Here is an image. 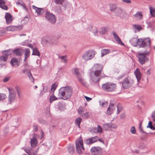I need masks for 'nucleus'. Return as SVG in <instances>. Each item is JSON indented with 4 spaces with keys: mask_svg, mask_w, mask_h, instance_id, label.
<instances>
[{
    "mask_svg": "<svg viewBox=\"0 0 155 155\" xmlns=\"http://www.w3.org/2000/svg\"><path fill=\"white\" fill-rule=\"evenodd\" d=\"M131 44L134 46H137L138 45L140 47L148 48L150 45V40L149 38L137 39L136 38H132L130 41Z\"/></svg>",
    "mask_w": 155,
    "mask_h": 155,
    "instance_id": "obj_1",
    "label": "nucleus"
},
{
    "mask_svg": "<svg viewBox=\"0 0 155 155\" xmlns=\"http://www.w3.org/2000/svg\"><path fill=\"white\" fill-rule=\"evenodd\" d=\"M72 88L69 86L62 87L59 90V94L63 96V97L61 98L64 100L70 98L72 95Z\"/></svg>",
    "mask_w": 155,
    "mask_h": 155,
    "instance_id": "obj_2",
    "label": "nucleus"
},
{
    "mask_svg": "<svg viewBox=\"0 0 155 155\" xmlns=\"http://www.w3.org/2000/svg\"><path fill=\"white\" fill-rule=\"evenodd\" d=\"M116 87L115 84L108 82L103 84L101 87L102 89L106 92L113 91Z\"/></svg>",
    "mask_w": 155,
    "mask_h": 155,
    "instance_id": "obj_3",
    "label": "nucleus"
},
{
    "mask_svg": "<svg viewBox=\"0 0 155 155\" xmlns=\"http://www.w3.org/2000/svg\"><path fill=\"white\" fill-rule=\"evenodd\" d=\"M133 84V81L129 76L124 79L122 82V86L124 89H127L131 87Z\"/></svg>",
    "mask_w": 155,
    "mask_h": 155,
    "instance_id": "obj_4",
    "label": "nucleus"
},
{
    "mask_svg": "<svg viewBox=\"0 0 155 155\" xmlns=\"http://www.w3.org/2000/svg\"><path fill=\"white\" fill-rule=\"evenodd\" d=\"M45 18L49 23L52 24L55 23L56 21V16L48 11L45 12Z\"/></svg>",
    "mask_w": 155,
    "mask_h": 155,
    "instance_id": "obj_5",
    "label": "nucleus"
},
{
    "mask_svg": "<svg viewBox=\"0 0 155 155\" xmlns=\"http://www.w3.org/2000/svg\"><path fill=\"white\" fill-rule=\"evenodd\" d=\"M150 54V52H144L143 53H138L139 57L138 58L140 63L141 64H143L148 60V58L146 56Z\"/></svg>",
    "mask_w": 155,
    "mask_h": 155,
    "instance_id": "obj_6",
    "label": "nucleus"
},
{
    "mask_svg": "<svg viewBox=\"0 0 155 155\" xmlns=\"http://www.w3.org/2000/svg\"><path fill=\"white\" fill-rule=\"evenodd\" d=\"M96 54V52L93 50L88 51L85 52L83 55V58L86 61H88L92 59Z\"/></svg>",
    "mask_w": 155,
    "mask_h": 155,
    "instance_id": "obj_7",
    "label": "nucleus"
},
{
    "mask_svg": "<svg viewBox=\"0 0 155 155\" xmlns=\"http://www.w3.org/2000/svg\"><path fill=\"white\" fill-rule=\"evenodd\" d=\"M9 95L8 96V101L9 104L15 101L16 97V93L15 91L13 89L8 88Z\"/></svg>",
    "mask_w": 155,
    "mask_h": 155,
    "instance_id": "obj_8",
    "label": "nucleus"
},
{
    "mask_svg": "<svg viewBox=\"0 0 155 155\" xmlns=\"http://www.w3.org/2000/svg\"><path fill=\"white\" fill-rule=\"evenodd\" d=\"M114 15L120 17L122 18H125L127 15L125 12L121 8L118 7L114 13Z\"/></svg>",
    "mask_w": 155,
    "mask_h": 155,
    "instance_id": "obj_9",
    "label": "nucleus"
},
{
    "mask_svg": "<svg viewBox=\"0 0 155 155\" xmlns=\"http://www.w3.org/2000/svg\"><path fill=\"white\" fill-rule=\"evenodd\" d=\"M91 151L93 155H101L102 153L103 150L100 147H94L91 149Z\"/></svg>",
    "mask_w": 155,
    "mask_h": 155,
    "instance_id": "obj_10",
    "label": "nucleus"
},
{
    "mask_svg": "<svg viewBox=\"0 0 155 155\" xmlns=\"http://www.w3.org/2000/svg\"><path fill=\"white\" fill-rule=\"evenodd\" d=\"M93 68L95 70L93 72V74H94L95 76L100 77V75L102 69V67L101 65L98 64H96L94 65Z\"/></svg>",
    "mask_w": 155,
    "mask_h": 155,
    "instance_id": "obj_11",
    "label": "nucleus"
},
{
    "mask_svg": "<svg viewBox=\"0 0 155 155\" xmlns=\"http://www.w3.org/2000/svg\"><path fill=\"white\" fill-rule=\"evenodd\" d=\"M76 147L77 150L79 153L82 152L81 149L84 150V148L83 145V142L82 140L76 141Z\"/></svg>",
    "mask_w": 155,
    "mask_h": 155,
    "instance_id": "obj_12",
    "label": "nucleus"
},
{
    "mask_svg": "<svg viewBox=\"0 0 155 155\" xmlns=\"http://www.w3.org/2000/svg\"><path fill=\"white\" fill-rule=\"evenodd\" d=\"M117 127V126L116 124L111 122L105 123L103 125V128L106 130H108L109 128L115 129Z\"/></svg>",
    "mask_w": 155,
    "mask_h": 155,
    "instance_id": "obj_13",
    "label": "nucleus"
},
{
    "mask_svg": "<svg viewBox=\"0 0 155 155\" xmlns=\"http://www.w3.org/2000/svg\"><path fill=\"white\" fill-rule=\"evenodd\" d=\"M22 28V25L9 26L6 27V29L8 31H15L21 30Z\"/></svg>",
    "mask_w": 155,
    "mask_h": 155,
    "instance_id": "obj_14",
    "label": "nucleus"
},
{
    "mask_svg": "<svg viewBox=\"0 0 155 155\" xmlns=\"http://www.w3.org/2000/svg\"><path fill=\"white\" fill-rule=\"evenodd\" d=\"M98 137L95 136L84 140V143L87 144H91L97 141Z\"/></svg>",
    "mask_w": 155,
    "mask_h": 155,
    "instance_id": "obj_15",
    "label": "nucleus"
},
{
    "mask_svg": "<svg viewBox=\"0 0 155 155\" xmlns=\"http://www.w3.org/2000/svg\"><path fill=\"white\" fill-rule=\"evenodd\" d=\"M5 18L6 21V23L8 24H11L12 21V18L11 14L8 12L5 13Z\"/></svg>",
    "mask_w": 155,
    "mask_h": 155,
    "instance_id": "obj_16",
    "label": "nucleus"
},
{
    "mask_svg": "<svg viewBox=\"0 0 155 155\" xmlns=\"http://www.w3.org/2000/svg\"><path fill=\"white\" fill-rule=\"evenodd\" d=\"M36 135L34 134L33 137L31 139L30 143L31 147H35L38 143V140L35 137Z\"/></svg>",
    "mask_w": 155,
    "mask_h": 155,
    "instance_id": "obj_17",
    "label": "nucleus"
},
{
    "mask_svg": "<svg viewBox=\"0 0 155 155\" xmlns=\"http://www.w3.org/2000/svg\"><path fill=\"white\" fill-rule=\"evenodd\" d=\"M33 8L35 10V12L37 13L38 15H41L44 12V10L43 8H38L35 5L32 6Z\"/></svg>",
    "mask_w": 155,
    "mask_h": 155,
    "instance_id": "obj_18",
    "label": "nucleus"
},
{
    "mask_svg": "<svg viewBox=\"0 0 155 155\" xmlns=\"http://www.w3.org/2000/svg\"><path fill=\"white\" fill-rule=\"evenodd\" d=\"M114 105V104H110L107 110V113L108 115H110L113 113V111L115 109Z\"/></svg>",
    "mask_w": 155,
    "mask_h": 155,
    "instance_id": "obj_19",
    "label": "nucleus"
},
{
    "mask_svg": "<svg viewBox=\"0 0 155 155\" xmlns=\"http://www.w3.org/2000/svg\"><path fill=\"white\" fill-rule=\"evenodd\" d=\"M134 17L137 20H140L143 18L142 12L140 11H138L134 15Z\"/></svg>",
    "mask_w": 155,
    "mask_h": 155,
    "instance_id": "obj_20",
    "label": "nucleus"
},
{
    "mask_svg": "<svg viewBox=\"0 0 155 155\" xmlns=\"http://www.w3.org/2000/svg\"><path fill=\"white\" fill-rule=\"evenodd\" d=\"M134 73L137 79V81L139 82L141 78V76L140 70L138 68H137L136 70L134 72Z\"/></svg>",
    "mask_w": 155,
    "mask_h": 155,
    "instance_id": "obj_21",
    "label": "nucleus"
},
{
    "mask_svg": "<svg viewBox=\"0 0 155 155\" xmlns=\"http://www.w3.org/2000/svg\"><path fill=\"white\" fill-rule=\"evenodd\" d=\"M93 74V72H91L90 73L91 79L94 82H97L100 80V77L96 76L94 75L93 76H92L91 74Z\"/></svg>",
    "mask_w": 155,
    "mask_h": 155,
    "instance_id": "obj_22",
    "label": "nucleus"
},
{
    "mask_svg": "<svg viewBox=\"0 0 155 155\" xmlns=\"http://www.w3.org/2000/svg\"><path fill=\"white\" fill-rule=\"evenodd\" d=\"M67 149L68 152L71 154L74 153V146L71 144H69L67 146Z\"/></svg>",
    "mask_w": 155,
    "mask_h": 155,
    "instance_id": "obj_23",
    "label": "nucleus"
},
{
    "mask_svg": "<svg viewBox=\"0 0 155 155\" xmlns=\"http://www.w3.org/2000/svg\"><path fill=\"white\" fill-rule=\"evenodd\" d=\"M113 35L114 38L118 42V43L120 45H124L123 43L120 40V38L117 35V34L114 32H113Z\"/></svg>",
    "mask_w": 155,
    "mask_h": 155,
    "instance_id": "obj_24",
    "label": "nucleus"
},
{
    "mask_svg": "<svg viewBox=\"0 0 155 155\" xmlns=\"http://www.w3.org/2000/svg\"><path fill=\"white\" fill-rule=\"evenodd\" d=\"M22 50L20 48H17L13 51V53L16 55L19 56L22 55Z\"/></svg>",
    "mask_w": 155,
    "mask_h": 155,
    "instance_id": "obj_25",
    "label": "nucleus"
},
{
    "mask_svg": "<svg viewBox=\"0 0 155 155\" xmlns=\"http://www.w3.org/2000/svg\"><path fill=\"white\" fill-rule=\"evenodd\" d=\"M117 8V5L115 4H110V10L112 12L114 13Z\"/></svg>",
    "mask_w": 155,
    "mask_h": 155,
    "instance_id": "obj_26",
    "label": "nucleus"
},
{
    "mask_svg": "<svg viewBox=\"0 0 155 155\" xmlns=\"http://www.w3.org/2000/svg\"><path fill=\"white\" fill-rule=\"evenodd\" d=\"M110 51L108 49H103L101 50V57H103L104 56L108 54Z\"/></svg>",
    "mask_w": 155,
    "mask_h": 155,
    "instance_id": "obj_27",
    "label": "nucleus"
},
{
    "mask_svg": "<svg viewBox=\"0 0 155 155\" xmlns=\"http://www.w3.org/2000/svg\"><path fill=\"white\" fill-rule=\"evenodd\" d=\"M18 60L16 58H12L10 61V63L13 66L18 64Z\"/></svg>",
    "mask_w": 155,
    "mask_h": 155,
    "instance_id": "obj_28",
    "label": "nucleus"
},
{
    "mask_svg": "<svg viewBox=\"0 0 155 155\" xmlns=\"http://www.w3.org/2000/svg\"><path fill=\"white\" fill-rule=\"evenodd\" d=\"M32 50L33 53L32 54V55H37L39 56H40V52L38 50L37 48H35Z\"/></svg>",
    "mask_w": 155,
    "mask_h": 155,
    "instance_id": "obj_29",
    "label": "nucleus"
},
{
    "mask_svg": "<svg viewBox=\"0 0 155 155\" xmlns=\"http://www.w3.org/2000/svg\"><path fill=\"white\" fill-rule=\"evenodd\" d=\"M58 98L54 96V93H52V94L50 97V102L51 103L53 101L57 100Z\"/></svg>",
    "mask_w": 155,
    "mask_h": 155,
    "instance_id": "obj_30",
    "label": "nucleus"
},
{
    "mask_svg": "<svg viewBox=\"0 0 155 155\" xmlns=\"http://www.w3.org/2000/svg\"><path fill=\"white\" fill-rule=\"evenodd\" d=\"M25 57L28 58L30 56V50L28 48H26L24 50Z\"/></svg>",
    "mask_w": 155,
    "mask_h": 155,
    "instance_id": "obj_31",
    "label": "nucleus"
},
{
    "mask_svg": "<svg viewBox=\"0 0 155 155\" xmlns=\"http://www.w3.org/2000/svg\"><path fill=\"white\" fill-rule=\"evenodd\" d=\"M133 28L134 30H137L138 31H139L142 29L141 26L138 25H133Z\"/></svg>",
    "mask_w": 155,
    "mask_h": 155,
    "instance_id": "obj_32",
    "label": "nucleus"
},
{
    "mask_svg": "<svg viewBox=\"0 0 155 155\" xmlns=\"http://www.w3.org/2000/svg\"><path fill=\"white\" fill-rule=\"evenodd\" d=\"M67 57V56L66 55H65L63 56L59 57V58L61 59V62L66 64L67 61V59L66 58Z\"/></svg>",
    "mask_w": 155,
    "mask_h": 155,
    "instance_id": "obj_33",
    "label": "nucleus"
},
{
    "mask_svg": "<svg viewBox=\"0 0 155 155\" xmlns=\"http://www.w3.org/2000/svg\"><path fill=\"white\" fill-rule=\"evenodd\" d=\"M7 97V96L5 94L0 93V101H3Z\"/></svg>",
    "mask_w": 155,
    "mask_h": 155,
    "instance_id": "obj_34",
    "label": "nucleus"
},
{
    "mask_svg": "<svg viewBox=\"0 0 155 155\" xmlns=\"http://www.w3.org/2000/svg\"><path fill=\"white\" fill-rule=\"evenodd\" d=\"M81 120L82 119L81 118H78L76 119L75 121V123L78 125L79 128H80V124Z\"/></svg>",
    "mask_w": 155,
    "mask_h": 155,
    "instance_id": "obj_35",
    "label": "nucleus"
},
{
    "mask_svg": "<svg viewBox=\"0 0 155 155\" xmlns=\"http://www.w3.org/2000/svg\"><path fill=\"white\" fill-rule=\"evenodd\" d=\"M24 150L25 152L28 154V155H32V152L31 151L32 149H24Z\"/></svg>",
    "mask_w": 155,
    "mask_h": 155,
    "instance_id": "obj_36",
    "label": "nucleus"
},
{
    "mask_svg": "<svg viewBox=\"0 0 155 155\" xmlns=\"http://www.w3.org/2000/svg\"><path fill=\"white\" fill-rule=\"evenodd\" d=\"M78 81L83 85H85V82L84 79L81 78V76L77 78Z\"/></svg>",
    "mask_w": 155,
    "mask_h": 155,
    "instance_id": "obj_37",
    "label": "nucleus"
},
{
    "mask_svg": "<svg viewBox=\"0 0 155 155\" xmlns=\"http://www.w3.org/2000/svg\"><path fill=\"white\" fill-rule=\"evenodd\" d=\"M147 128H150V129L153 130H155V127L152 125V123L151 121H149L148 125L147 127Z\"/></svg>",
    "mask_w": 155,
    "mask_h": 155,
    "instance_id": "obj_38",
    "label": "nucleus"
},
{
    "mask_svg": "<svg viewBox=\"0 0 155 155\" xmlns=\"http://www.w3.org/2000/svg\"><path fill=\"white\" fill-rule=\"evenodd\" d=\"M150 13L152 17L155 16V9L150 7Z\"/></svg>",
    "mask_w": 155,
    "mask_h": 155,
    "instance_id": "obj_39",
    "label": "nucleus"
},
{
    "mask_svg": "<svg viewBox=\"0 0 155 155\" xmlns=\"http://www.w3.org/2000/svg\"><path fill=\"white\" fill-rule=\"evenodd\" d=\"M22 71L23 73L26 74L28 76L31 74L30 71L29 70L26 69H24Z\"/></svg>",
    "mask_w": 155,
    "mask_h": 155,
    "instance_id": "obj_40",
    "label": "nucleus"
},
{
    "mask_svg": "<svg viewBox=\"0 0 155 155\" xmlns=\"http://www.w3.org/2000/svg\"><path fill=\"white\" fill-rule=\"evenodd\" d=\"M107 31V29L105 28H103L101 29L99 32L101 34L103 35Z\"/></svg>",
    "mask_w": 155,
    "mask_h": 155,
    "instance_id": "obj_41",
    "label": "nucleus"
},
{
    "mask_svg": "<svg viewBox=\"0 0 155 155\" xmlns=\"http://www.w3.org/2000/svg\"><path fill=\"white\" fill-rule=\"evenodd\" d=\"M74 74L77 75V77L81 76V74L78 71L77 68H74Z\"/></svg>",
    "mask_w": 155,
    "mask_h": 155,
    "instance_id": "obj_42",
    "label": "nucleus"
},
{
    "mask_svg": "<svg viewBox=\"0 0 155 155\" xmlns=\"http://www.w3.org/2000/svg\"><path fill=\"white\" fill-rule=\"evenodd\" d=\"M57 86L54 84H53L52 85L51 89V93H54V92L56 89Z\"/></svg>",
    "mask_w": 155,
    "mask_h": 155,
    "instance_id": "obj_43",
    "label": "nucleus"
},
{
    "mask_svg": "<svg viewBox=\"0 0 155 155\" xmlns=\"http://www.w3.org/2000/svg\"><path fill=\"white\" fill-rule=\"evenodd\" d=\"M38 120L39 122L41 124H47L46 121L45 120L41 118H39Z\"/></svg>",
    "mask_w": 155,
    "mask_h": 155,
    "instance_id": "obj_44",
    "label": "nucleus"
},
{
    "mask_svg": "<svg viewBox=\"0 0 155 155\" xmlns=\"http://www.w3.org/2000/svg\"><path fill=\"white\" fill-rule=\"evenodd\" d=\"M97 133L101 134L102 131V127L99 125H97Z\"/></svg>",
    "mask_w": 155,
    "mask_h": 155,
    "instance_id": "obj_45",
    "label": "nucleus"
},
{
    "mask_svg": "<svg viewBox=\"0 0 155 155\" xmlns=\"http://www.w3.org/2000/svg\"><path fill=\"white\" fill-rule=\"evenodd\" d=\"M0 60L4 62H5L7 61L8 59V58L6 56H5L4 55L0 57Z\"/></svg>",
    "mask_w": 155,
    "mask_h": 155,
    "instance_id": "obj_46",
    "label": "nucleus"
},
{
    "mask_svg": "<svg viewBox=\"0 0 155 155\" xmlns=\"http://www.w3.org/2000/svg\"><path fill=\"white\" fill-rule=\"evenodd\" d=\"M48 90V87H44L42 90L41 91L40 94H43V93L46 92Z\"/></svg>",
    "mask_w": 155,
    "mask_h": 155,
    "instance_id": "obj_47",
    "label": "nucleus"
},
{
    "mask_svg": "<svg viewBox=\"0 0 155 155\" xmlns=\"http://www.w3.org/2000/svg\"><path fill=\"white\" fill-rule=\"evenodd\" d=\"M55 10L58 13H60L61 11V7L60 6H56L55 7Z\"/></svg>",
    "mask_w": 155,
    "mask_h": 155,
    "instance_id": "obj_48",
    "label": "nucleus"
},
{
    "mask_svg": "<svg viewBox=\"0 0 155 155\" xmlns=\"http://www.w3.org/2000/svg\"><path fill=\"white\" fill-rule=\"evenodd\" d=\"M99 102L100 105L101 104V105L102 107H105L107 106L108 104V103L107 102H103L101 103V101H99Z\"/></svg>",
    "mask_w": 155,
    "mask_h": 155,
    "instance_id": "obj_49",
    "label": "nucleus"
},
{
    "mask_svg": "<svg viewBox=\"0 0 155 155\" xmlns=\"http://www.w3.org/2000/svg\"><path fill=\"white\" fill-rule=\"evenodd\" d=\"M54 2L57 4L62 5L64 0H54Z\"/></svg>",
    "mask_w": 155,
    "mask_h": 155,
    "instance_id": "obj_50",
    "label": "nucleus"
},
{
    "mask_svg": "<svg viewBox=\"0 0 155 155\" xmlns=\"http://www.w3.org/2000/svg\"><path fill=\"white\" fill-rule=\"evenodd\" d=\"M130 131L131 133L133 134H134L135 133L136 129L134 126H132L131 127L130 129Z\"/></svg>",
    "mask_w": 155,
    "mask_h": 155,
    "instance_id": "obj_51",
    "label": "nucleus"
},
{
    "mask_svg": "<svg viewBox=\"0 0 155 155\" xmlns=\"http://www.w3.org/2000/svg\"><path fill=\"white\" fill-rule=\"evenodd\" d=\"M0 7L2 9L5 10H7L8 9V6L5 4H3L2 5H1V6H0Z\"/></svg>",
    "mask_w": 155,
    "mask_h": 155,
    "instance_id": "obj_52",
    "label": "nucleus"
},
{
    "mask_svg": "<svg viewBox=\"0 0 155 155\" xmlns=\"http://www.w3.org/2000/svg\"><path fill=\"white\" fill-rule=\"evenodd\" d=\"M141 124H142V122H141L140 124H139V131L140 132H142L141 133H144L146 134H147V133L144 131L143 130H142V128H141Z\"/></svg>",
    "mask_w": 155,
    "mask_h": 155,
    "instance_id": "obj_53",
    "label": "nucleus"
},
{
    "mask_svg": "<svg viewBox=\"0 0 155 155\" xmlns=\"http://www.w3.org/2000/svg\"><path fill=\"white\" fill-rule=\"evenodd\" d=\"M29 78L30 79L31 81L33 82L34 81V78L33 77V76H32L31 74H30L28 76Z\"/></svg>",
    "mask_w": 155,
    "mask_h": 155,
    "instance_id": "obj_54",
    "label": "nucleus"
},
{
    "mask_svg": "<svg viewBox=\"0 0 155 155\" xmlns=\"http://www.w3.org/2000/svg\"><path fill=\"white\" fill-rule=\"evenodd\" d=\"M78 113L79 114L81 115L82 114L83 111L81 108L80 107L78 109Z\"/></svg>",
    "mask_w": 155,
    "mask_h": 155,
    "instance_id": "obj_55",
    "label": "nucleus"
},
{
    "mask_svg": "<svg viewBox=\"0 0 155 155\" xmlns=\"http://www.w3.org/2000/svg\"><path fill=\"white\" fill-rule=\"evenodd\" d=\"M10 79V77H5L3 80V81L4 82H6L8 81Z\"/></svg>",
    "mask_w": 155,
    "mask_h": 155,
    "instance_id": "obj_56",
    "label": "nucleus"
},
{
    "mask_svg": "<svg viewBox=\"0 0 155 155\" xmlns=\"http://www.w3.org/2000/svg\"><path fill=\"white\" fill-rule=\"evenodd\" d=\"M33 130L35 131H37L38 130V127L37 126L33 125Z\"/></svg>",
    "mask_w": 155,
    "mask_h": 155,
    "instance_id": "obj_57",
    "label": "nucleus"
},
{
    "mask_svg": "<svg viewBox=\"0 0 155 155\" xmlns=\"http://www.w3.org/2000/svg\"><path fill=\"white\" fill-rule=\"evenodd\" d=\"M2 53L3 54H4V56H6L7 58H8V57L9 56L7 50L3 51Z\"/></svg>",
    "mask_w": 155,
    "mask_h": 155,
    "instance_id": "obj_58",
    "label": "nucleus"
},
{
    "mask_svg": "<svg viewBox=\"0 0 155 155\" xmlns=\"http://www.w3.org/2000/svg\"><path fill=\"white\" fill-rule=\"evenodd\" d=\"M28 21V17L27 16H26L24 18L23 20H22V21H25V23L26 24L27 23Z\"/></svg>",
    "mask_w": 155,
    "mask_h": 155,
    "instance_id": "obj_59",
    "label": "nucleus"
},
{
    "mask_svg": "<svg viewBox=\"0 0 155 155\" xmlns=\"http://www.w3.org/2000/svg\"><path fill=\"white\" fill-rule=\"evenodd\" d=\"M151 117L153 118V121L155 122V111L152 113Z\"/></svg>",
    "mask_w": 155,
    "mask_h": 155,
    "instance_id": "obj_60",
    "label": "nucleus"
},
{
    "mask_svg": "<svg viewBox=\"0 0 155 155\" xmlns=\"http://www.w3.org/2000/svg\"><path fill=\"white\" fill-rule=\"evenodd\" d=\"M5 34V31L3 30H0V36L3 35Z\"/></svg>",
    "mask_w": 155,
    "mask_h": 155,
    "instance_id": "obj_61",
    "label": "nucleus"
},
{
    "mask_svg": "<svg viewBox=\"0 0 155 155\" xmlns=\"http://www.w3.org/2000/svg\"><path fill=\"white\" fill-rule=\"evenodd\" d=\"M7 52L8 53V55H11L12 53L13 52V51H12L11 50H7Z\"/></svg>",
    "mask_w": 155,
    "mask_h": 155,
    "instance_id": "obj_62",
    "label": "nucleus"
},
{
    "mask_svg": "<svg viewBox=\"0 0 155 155\" xmlns=\"http://www.w3.org/2000/svg\"><path fill=\"white\" fill-rule=\"evenodd\" d=\"M21 5L27 11V9L26 7V5L25 3H21Z\"/></svg>",
    "mask_w": 155,
    "mask_h": 155,
    "instance_id": "obj_63",
    "label": "nucleus"
},
{
    "mask_svg": "<svg viewBox=\"0 0 155 155\" xmlns=\"http://www.w3.org/2000/svg\"><path fill=\"white\" fill-rule=\"evenodd\" d=\"M122 1L123 2L127 3H130L131 2V1L130 0H122Z\"/></svg>",
    "mask_w": 155,
    "mask_h": 155,
    "instance_id": "obj_64",
    "label": "nucleus"
}]
</instances>
